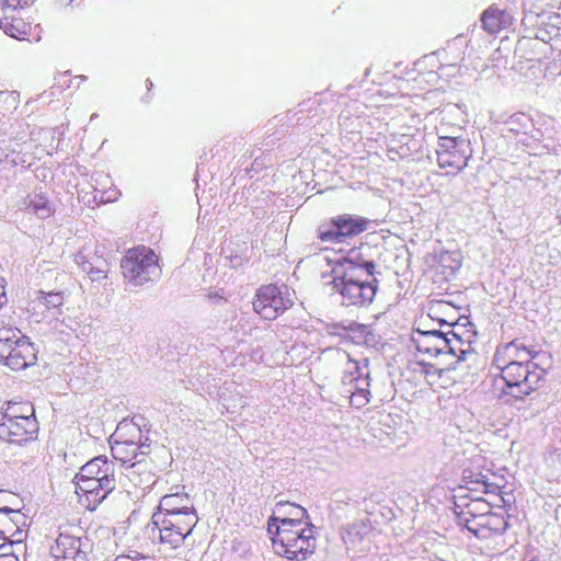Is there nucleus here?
I'll list each match as a JSON object with an SVG mask.
<instances>
[{"mask_svg":"<svg viewBox=\"0 0 561 561\" xmlns=\"http://www.w3.org/2000/svg\"><path fill=\"white\" fill-rule=\"evenodd\" d=\"M153 480V474L150 470V463L146 462V484H150Z\"/></svg>","mask_w":561,"mask_h":561,"instance_id":"obj_38","label":"nucleus"},{"mask_svg":"<svg viewBox=\"0 0 561 561\" xmlns=\"http://www.w3.org/2000/svg\"><path fill=\"white\" fill-rule=\"evenodd\" d=\"M485 512H489V502L478 495L463 504L458 516L467 529L477 536V528L474 525L483 522Z\"/></svg>","mask_w":561,"mask_h":561,"instance_id":"obj_17","label":"nucleus"},{"mask_svg":"<svg viewBox=\"0 0 561 561\" xmlns=\"http://www.w3.org/2000/svg\"><path fill=\"white\" fill-rule=\"evenodd\" d=\"M481 22L483 30L489 34H499L512 25L513 18L504 9L490 7L482 12Z\"/></svg>","mask_w":561,"mask_h":561,"instance_id":"obj_20","label":"nucleus"},{"mask_svg":"<svg viewBox=\"0 0 561 561\" xmlns=\"http://www.w3.org/2000/svg\"><path fill=\"white\" fill-rule=\"evenodd\" d=\"M81 268L91 279V282H101V279L107 277L110 264L107 260L101 259V256H99L95 263H91V261H87L84 263V261H82Z\"/></svg>","mask_w":561,"mask_h":561,"instance_id":"obj_29","label":"nucleus"},{"mask_svg":"<svg viewBox=\"0 0 561 561\" xmlns=\"http://www.w3.org/2000/svg\"><path fill=\"white\" fill-rule=\"evenodd\" d=\"M184 513H196L194 503L185 491H175L161 496L157 516H165V514L184 516Z\"/></svg>","mask_w":561,"mask_h":561,"instance_id":"obj_16","label":"nucleus"},{"mask_svg":"<svg viewBox=\"0 0 561 561\" xmlns=\"http://www.w3.org/2000/svg\"><path fill=\"white\" fill-rule=\"evenodd\" d=\"M36 359L37 353L33 342L20 332V337L16 339L15 345L11 350V354H9L5 365L15 371H20V369L30 367Z\"/></svg>","mask_w":561,"mask_h":561,"instance_id":"obj_15","label":"nucleus"},{"mask_svg":"<svg viewBox=\"0 0 561 561\" xmlns=\"http://www.w3.org/2000/svg\"><path fill=\"white\" fill-rule=\"evenodd\" d=\"M2 417L9 419H37L34 404L30 402H8L2 409Z\"/></svg>","mask_w":561,"mask_h":561,"instance_id":"obj_26","label":"nucleus"},{"mask_svg":"<svg viewBox=\"0 0 561 561\" xmlns=\"http://www.w3.org/2000/svg\"><path fill=\"white\" fill-rule=\"evenodd\" d=\"M65 302L62 291H43L39 290L36 299L33 300L34 307H42V311L58 309Z\"/></svg>","mask_w":561,"mask_h":561,"instance_id":"obj_28","label":"nucleus"},{"mask_svg":"<svg viewBox=\"0 0 561 561\" xmlns=\"http://www.w3.org/2000/svg\"><path fill=\"white\" fill-rule=\"evenodd\" d=\"M411 341L416 351L413 359L436 360L443 354H453L458 359H466L467 355L474 354L472 343L465 344L457 333H454L453 337H446L439 331H415Z\"/></svg>","mask_w":561,"mask_h":561,"instance_id":"obj_4","label":"nucleus"},{"mask_svg":"<svg viewBox=\"0 0 561 561\" xmlns=\"http://www.w3.org/2000/svg\"><path fill=\"white\" fill-rule=\"evenodd\" d=\"M0 5L2 9H13L15 12L16 9L25 8L27 0H0Z\"/></svg>","mask_w":561,"mask_h":561,"instance_id":"obj_35","label":"nucleus"},{"mask_svg":"<svg viewBox=\"0 0 561 561\" xmlns=\"http://www.w3.org/2000/svg\"><path fill=\"white\" fill-rule=\"evenodd\" d=\"M357 329H358V330H359V332H362V333H366V332H367V327H365V324H359V325L357 327Z\"/></svg>","mask_w":561,"mask_h":561,"instance_id":"obj_40","label":"nucleus"},{"mask_svg":"<svg viewBox=\"0 0 561 561\" xmlns=\"http://www.w3.org/2000/svg\"><path fill=\"white\" fill-rule=\"evenodd\" d=\"M18 337H21V329L7 323L3 318H0V360L2 363H7Z\"/></svg>","mask_w":561,"mask_h":561,"instance_id":"obj_25","label":"nucleus"},{"mask_svg":"<svg viewBox=\"0 0 561 561\" xmlns=\"http://www.w3.org/2000/svg\"><path fill=\"white\" fill-rule=\"evenodd\" d=\"M136 561H147V558H145V557H138Z\"/></svg>","mask_w":561,"mask_h":561,"instance_id":"obj_41","label":"nucleus"},{"mask_svg":"<svg viewBox=\"0 0 561 561\" xmlns=\"http://www.w3.org/2000/svg\"><path fill=\"white\" fill-rule=\"evenodd\" d=\"M272 548L288 561H307L317 550V535L307 508L299 504L279 502L267 518Z\"/></svg>","mask_w":561,"mask_h":561,"instance_id":"obj_1","label":"nucleus"},{"mask_svg":"<svg viewBox=\"0 0 561 561\" xmlns=\"http://www.w3.org/2000/svg\"><path fill=\"white\" fill-rule=\"evenodd\" d=\"M334 266H343V268H356L358 273H365V270L366 275H373L376 268L374 261L366 260L358 248H351L346 256L337 260Z\"/></svg>","mask_w":561,"mask_h":561,"instance_id":"obj_24","label":"nucleus"},{"mask_svg":"<svg viewBox=\"0 0 561 561\" xmlns=\"http://www.w3.org/2000/svg\"><path fill=\"white\" fill-rule=\"evenodd\" d=\"M139 445L134 440H114L111 446L112 457L118 460L122 465L134 467L140 462Z\"/></svg>","mask_w":561,"mask_h":561,"instance_id":"obj_21","label":"nucleus"},{"mask_svg":"<svg viewBox=\"0 0 561 561\" xmlns=\"http://www.w3.org/2000/svg\"><path fill=\"white\" fill-rule=\"evenodd\" d=\"M470 141L455 134L438 133L437 161L447 174H457L471 157Z\"/></svg>","mask_w":561,"mask_h":561,"instance_id":"obj_8","label":"nucleus"},{"mask_svg":"<svg viewBox=\"0 0 561 561\" xmlns=\"http://www.w3.org/2000/svg\"><path fill=\"white\" fill-rule=\"evenodd\" d=\"M428 314L440 323L454 324L457 321L456 310L447 301L438 300L430 306Z\"/></svg>","mask_w":561,"mask_h":561,"instance_id":"obj_27","label":"nucleus"},{"mask_svg":"<svg viewBox=\"0 0 561 561\" xmlns=\"http://www.w3.org/2000/svg\"><path fill=\"white\" fill-rule=\"evenodd\" d=\"M474 527L477 538L488 539L492 538V536L504 534L507 528V522L503 515L492 512L489 502V512L484 513L482 523L474 525Z\"/></svg>","mask_w":561,"mask_h":561,"instance_id":"obj_19","label":"nucleus"},{"mask_svg":"<svg viewBox=\"0 0 561 561\" xmlns=\"http://www.w3.org/2000/svg\"><path fill=\"white\" fill-rule=\"evenodd\" d=\"M369 220L364 216L337 215L329 225H323L319 230V239L322 242H342L351 237H357L367 230Z\"/></svg>","mask_w":561,"mask_h":561,"instance_id":"obj_11","label":"nucleus"},{"mask_svg":"<svg viewBox=\"0 0 561 561\" xmlns=\"http://www.w3.org/2000/svg\"><path fill=\"white\" fill-rule=\"evenodd\" d=\"M138 557L126 556V553H122V556H117L113 561H136Z\"/></svg>","mask_w":561,"mask_h":561,"instance_id":"obj_37","label":"nucleus"},{"mask_svg":"<svg viewBox=\"0 0 561 561\" xmlns=\"http://www.w3.org/2000/svg\"><path fill=\"white\" fill-rule=\"evenodd\" d=\"M360 376V366L358 362L352 359L350 355H346V367L343 371V380L344 381H353V379H357Z\"/></svg>","mask_w":561,"mask_h":561,"instance_id":"obj_32","label":"nucleus"},{"mask_svg":"<svg viewBox=\"0 0 561 561\" xmlns=\"http://www.w3.org/2000/svg\"><path fill=\"white\" fill-rule=\"evenodd\" d=\"M332 289L343 306L365 307L371 305L378 291V280L365 276L356 268L333 267Z\"/></svg>","mask_w":561,"mask_h":561,"instance_id":"obj_3","label":"nucleus"},{"mask_svg":"<svg viewBox=\"0 0 561 561\" xmlns=\"http://www.w3.org/2000/svg\"><path fill=\"white\" fill-rule=\"evenodd\" d=\"M21 103V94L16 90L0 92V112H13Z\"/></svg>","mask_w":561,"mask_h":561,"instance_id":"obj_31","label":"nucleus"},{"mask_svg":"<svg viewBox=\"0 0 561 561\" xmlns=\"http://www.w3.org/2000/svg\"><path fill=\"white\" fill-rule=\"evenodd\" d=\"M25 209L39 219H47L55 215V205L45 193H30L25 198Z\"/></svg>","mask_w":561,"mask_h":561,"instance_id":"obj_23","label":"nucleus"},{"mask_svg":"<svg viewBox=\"0 0 561 561\" xmlns=\"http://www.w3.org/2000/svg\"><path fill=\"white\" fill-rule=\"evenodd\" d=\"M37 419H18L2 417L0 422V439L9 442V444H27L38 436Z\"/></svg>","mask_w":561,"mask_h":561,"instance_id":"obj_13","label":"nucleus"},{"mask_svg":"<svg viewBox=\"0 0 561 561\" xmlns=\"http://www.w3.org/2000/svg\"><path fill=\"white\" fill-rule=\"evenodd\" d=\"M60 531L50 546L54 561H88V542H83V530L75 524L60 525Z\"/></svg>","mask_w":561,"mask_h":561,"instance_id":"obj_9","label":"nucleus"},{"mask_svg":"<svg viewBox=\"0 0 561 561\" xmlns=\"http://www.w3.org/2000/svg\"><path fill=\"white\" fill-rule=\"evenodd\" d=\"M198 522L197 513H184V516H154L159 529V541L167 549H176L190 539Z\"/></svg>","mask_w":561,"mask_h":561,"instance_id":"obj_7","label":"nucleus"},{"mask_svg":"<svg viewBox=\"0 0 561 561\" xmlns=\"http://www.w3.org/2000/svg\"><path fill=\"white\" fill-rule=\"evenodd\" d=\"M524 354H530L526 346L511 341L495 347L491 365L500 371L499 376L508 390L516 388L528 396L538 390L541 373L538 364L524 359Z\"/></svg>","mask_w":561,"mask_h":561,"instance_id":"obj_2","label":"nucleus"},{"mask_svg":"<svg viewBox=\"0 0 561 561\" xmlns=\"http://www.w3.org/2000/svg\"><path fill=\"white\" fill-rule=\"evenodd\" d=\"M0 28L4 34L19 41L31 39L33 26L20 12L4 13L0 19Z\"/></svg>","mask_w":561,"mask_h":561,"instance_id":"obj_18","label":"nucleus"},{"mask_svg":"<svg viewBox=\"0 0 561 561\" xmlns=\"http://www.w3.org/2000/svg\"><path fill=\"white\" fill-rule=\"evenodd\" d=\"M76 493L79 502L88 510H95L114 489V480H105L104 484L92 477H82V470L76 473Z\"/></svg>","mask_w":561,"mask_h":561,"instance_id":"obj_12","label":"nucleus"},{"mask_svg":"<svg viewBox=\"0 0 561 561\" xmlns=\"http://www.w3.org/2000/svg\"><path fill=\"white\" fill-rule=\"evenodd\" d=\"M252 305L262 319L275 320L293 306V301L286 289L271 283L257 288Z\"/></svg>","mask_w":561,"mask_h":561,"instance_id":"obj_10","label":"nucleus"},{"mask_svg":"<svg viewBox=\"0 0 561 561\" xmlns=\"http://www.w3.org/2000/svg\"><path fill=\"white\" fill-rule=\"evenodd\" d=\"M404 377L414 383L425 381L433 390L438 391L455 386L461 376L456 366L439 367L438 359L427 362L426 358H417L409 362Z\"/></svg>","mask_w":561,"mask_h":561,"instance_id":"obj_5","label":"nucleus"},{"mask_svg":"<svg viewBox=\"0 0 561 561\" xmlns=\"http://www.w3.org/2000/svg\"><path fill=\"white\" fill-rule=\"evenodd\" d=\"M81 476L91 477L104 485L106 480H113V468L105 457H94L81 467Z\"/></svg>","mask_w":561,"mask_h":561,"instance_id":"obj_22","label":"nucleus"},{"mask_svg":"<svg viewBox=\"0 0 561 561\" xmlns=\"http://www.w3.org/2000/svg\"><path fill=\"white\" fill-rule=\"evenodd\" d=\"M470 491L480 492L481 494L497 495L501 492V485L490 481L489 477L482 476L480 479L466 481Z\"/></svg>","mask_w":561,"mask_h":561,"instance_id":"obj_30","label":"nucleus"},{"mask_svg":"<svg viewBox=\"0 0 561 561\" xmlns=\"http://www.w3.org/2000/svg\"><path fill=\"white\" fill-rule=\"evenodd\" d=\"M454 252H450V251H444L439 254L438 259H439V263L440 265L446 268V264L447 262L449 261H454L455 265H448V270H449V274H453L455 272L456 268H458L459 266V263L457 260H455L454 257Z\"/></svg>","mask_w":561,"mask_h":561,"instance_id":"obj_34","label":"nucleus"},{"mask_svg":"<svg viewBox=\"0 0 561 561\" xmlns=\"http://www.w3.org/2000/svg\"><path fill=\"white\" fill-rule=\"evenodd\" d=\"M0 561H19V558L12 552L0 553Z\"/></svg>","mask_w":561,"mask_h":561,"instance_id":"obj_36","label":"nucleus"},{"mask_svg":"<svg viewBox=\"0 0 561 561\" xmlns=\"http://www.w3.org/2000/svg\"><path fill=\"white\" fill-rule=\"evenodd\" d=\"M28 525V517L21 508L0 507V539L22 542Z\"/></svg>","mask_w":561,"mask_h":561,"instance_id":"obj_14","label":"nucleus"},{"mask_svg":"<svg viewBox=\"0 0 561 561\" xmlns=\"http://www.w3.org/2000/svg\"><path fill=\"white\" fill-rule=\"evenodd\" d=\"M121 267L126 282L131 286H144L159 268L158 256L146 245L130 248L125 252Z\"/></svg>","mask_w":561,"mask_h":561,"instance_id":"obj_6","label":"nucleus"},{"mask_svg":"<svg viewBox=\"0 0 561 561\" xmlns=\"http://www.w3.org/2000/svg\"><path fill=\"white\" fill-rule=\"evenodd\" d=\"M5 294V290H4V285H3V278H0V308L1 306H3V301H2V298Z\"/></svg>","mask_w":561,"mask_h":561,"instance_id":"obj_39","label":"nucleus"},{"mask_svg":"<svg viewBox=\"0 0 561 561\" xmlns=\"http://www.w3.org/2000/svg\"><path fill=\"white\" fill-rule=\"evenodd\" d=\"M370 401V391L367 389H357L350 396V404L356 409L366 405Z\"/></svg>","mask_w":561,"mask_h":561,"instance_id":"obj_33","label":"nucleus"}]
</instances>
